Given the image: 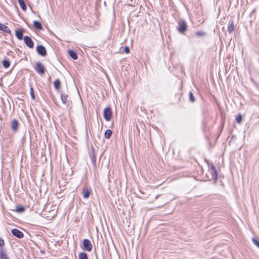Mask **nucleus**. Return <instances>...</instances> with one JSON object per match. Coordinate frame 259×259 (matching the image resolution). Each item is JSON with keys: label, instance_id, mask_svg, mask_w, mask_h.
Segmentation results:
<instances>
[{"label": "nucleus", "instance_id": "nucleus-1", "mask_svg": "<svg viewBox=\"0 0 259 259\" xmlns=\"http://www.w3.org/2000/svg\"><path fill=\"white\" fill-rule=\"evenodd\" d=\"M178 24V29L180 33H183L187 30L188 26L185 21L181 20L179 21Z\"/></svg>", "mask_w": 259, "mask_h": 259}, {"label": "nucleus", "instance_id": "nucleus-2", "mask_svg": "<svg viewBox=\"0 0 259 259\" xmlns=\"http://www.w3.org/2000/svg\"><path fill=\"white\" fill-rule=\"evenodd\" d=\"M82 249L84 250L90 251L92 249V244L91 241L88 239H84L82 241Z\"/></svg>", "mask_w": 259, "mask_h": 259}, {"label": "nucleus", "instance_id": "nucleus-3", "mask_svg": "<svg viewBox=\"0 0 259 259\" xmlns=\"http://www.w3.org/2000/svg\"><path fill=\"white\" fill-rule=\"evenodd\" d=\"M34 69L40 75H42L45 72V66L41 62H37L34 67Z\"/></svg>", "mask_w": 259, "mask_h": 259}, {"label": "nucleus", "instance_id": "nucleus-4", "mask_svg": "<svg viewBox=\"0 0 259 259\" xmlns=\"http://www.w3.org/2000/svg\"><path fill=\"white\" fill-rule=\"evenodd\" d=\"M103 116L106 121H110L112 116V111L110 107L105 108L103 111Z\"/></svg>", "mask_w": 259, "mask_h": 259}, {"label": "nucleus", "instance_id": "nucleus-5", "mask_svg": "<svg viewBox=\"0 0 259 259\" xmlns=\"http://www.w3.org/2000/svg\"><path fill=\"white\" fill-rule=\"evenodd\" d=\"M23 40L26 45L29 48H33L34 44L31 38L28 36H25L23 37Z\"/></svg>", "mask_w": 259, "mask_h": 259}, {"label": "nucleus", "instance_id": "nucleus-6", "mask_svg": "<svg viewBox=\"0 0 259 259\" xmlns=\"http://www.w3.org/2000/svg\"><path fill=\"white\" fill-rule=\"evenodd\" d=\"M36 51L38 54L42 56H45L47 54L46 48L42 45H39L36 47Z\"/></svg>", "mask_w": 259, "mask_h": 259}, {"label": "nucleus", "instance_id": "nucleus-7", "mask_svg": "<svg viewBox=\"0 0 259 259\" xmlns=\"http://www.w3.org/2000/svg\"><path fill=\"white\" fill-rule=\"evenodd\" d=\"M12 234L18 238H22L24 236L23 233L17 229H13L11 231Z\"/></svg>", "mask_w": 259, "mask_h": 259}, {"label": "nucleus", "instance_id": "nucleus-8", "mask_svg": "<svg viewBox=\"0 0 259 259\" xmlns=\"http://www.w3.org/2000/svg\"><path fill=\"white\" fill-rule=\"evenodd\" d=\"M211 174L212 179L216 180L217 179V171L213 165L211 166Z\"/></svg>", "mask_w": 259, "mask_h": 259}, {"label": "nucleus", "instance_id": "nucleus-9", "mask_svg": "<svg viewBox=\"0 0 259 259\" xmlns=\"http://www.w3.org/2000/svg\"><path fill=\"white\" fill-rule=\"evenodd\" d=\"M0 30L3 31V32L7 33H11V30L7 27L6 25L0 23Z\"/></svg>", "mask_w": 259, "mask_h": 259}, {"label": "nucleus", "instance_id": "nucleus-10", "mask_svg": "<svg viewBox=\"0 0 259 259\" xmlns=\"http://www.w3.org/2000/svg\"><path fill=\"white\" fill-rule=\"evenodd\" d=\"M90 193V190L88 188H84L82 192L83 197L85 199H88L89 197Z\"/></svg>", "mask_w": 259, "mask_h": 259}, {"label": "nucleus", "instance_id": "nucleus-11", "mask_svg": "<svg viewBox=\"0 0 259 259\" xmlns=\"http://www.w3.org/2000/svg\"><path fill=\"white\" fill-rule=\"evenodd\" d=\"M0 257L1 259H9L3 248H0Z\"/></svg>", "mask_w": 259, "mask_h": 259}, {"label": "nucleus", "instance_id": "nucleus-12", "mask_svg": "<svg viewBox=\"0 0 259 259\" xmlns=\"http://www.w3.org/2000/svg\"><path fill=\"white\" fill-rule=\"evenodd\" d=\"M61 99L62 100V102L64 104H67L68 103L69 101L68 100V95H66L65 94H61Z\"/></svg>", "mask_w": 259, "mask_h": 259}, {"label": "nucleus", "instance_id": "nucleus-13", "mask_svg": "<svg viewBox=\"0 0 259 259\" xmlns=\"http://www.w3.org/2000/svg\"><path fill=\"white\" fill-rule=\"evenodd\" d=\"M68 55L74 60L77 59V55L76 53L73 50H69L68 51Z\"/></svg>", "mask_w": 259, "mask_h": 259}, {"label": "nucleus", "instance_id": "nucleus-14", "mask_svg": "<svg viewBox=\"0 0 259 259\" xmlns=\"http://www.w3.org/2000/svg\"><path fill=\"white\" fill-rule=\"evenodd\" d=\"M18 127V122L16 120H13L11 122V128L13 130L16 131Z\"/></svg>", "mask_w": 259, "mask_h": 259}, {"label": "nucleus", "instance_id": "nucleus-15", "mask_svg": "<svg viewBox=\"0 0 259 259\" xmlns=\"http://www.w3.org/2000/svg\"><path fill=\"white\" fill-rule=\"evenodd\" d=\"M15 34L17 38L21 40L23 38V31L22 30H16Z\"/></svg>", "mask_w": 259, "mask_h": 259}, {"label": "nucleus", "instance_id": "nucleus-16", "mask_svg": "<svg viewBox=\"0 0 259 259\" xmlns=\"http://www.w3.org/2000/svg\"><path fill=\"white\" fill-rule=\"evenodd\" d=\"M234 29V25L233 21L229 22L228 26V31L229 33H231Z\"/></svg>", "mask_w": 259, "mask_h": 259}, {"label": "nucleus", "instance_id": "nucleus-17", "mask_svg": "<svg viewBox=\"0 0 259 259\" xmlns=\"http://www.w3.org/2000/svg\"><path fill=\"white\" fill-rule=\"evenodd\" d=\"M19 4L21 7V8L23 10L25 11L26 10V6L24 0H18Z\"/></svg>", "mask_w": 259, "mask_h": 259}, {"label": "nucleus", "instance_id": "nucleus-18", "mask_svg": "<svg viewBox=\"0 0 259 259\" xmlns=\"http://www.w3.org/2000/svg\"><path fill=\"white\" fill-rule=\"evenodd\" d=\"M33 26L37 30H41L42 29L41 24L38 21H34L33 22Z\"/></svg>", "mask_w": 259, "mask_h": 259}, {"label": "nucleus", "instance_id": "nucleus-19", "mask_svg": "<svg viewBox=\"0 0 259 259\" xmlns=\"http://www.w3.org/2000/svg\"><path fill=\"white\" fill-rule=\"evenodd\" d=\"M54 88L56 90H59L60 88V81L59 79H56L54 82Z\"/></svg>", "mask_w": 259, "mask_h": 259}, {"label": "nucleus", "instance_id": "nucleus-20", "mask_svg": "<svg viewBox=\"0 0 259 259\" xmlns=\"http://www.w3.org/2000/svg\"><path fill=\"white\" fill-rule=\"evenodd\" d=\"M112 134V132L111 130H107L105 132L104 137L105 138L109 139L111 137Z\"/></svg>", "mask_w": 259, "mask_h": 259}, {"label": "nucleus", "instance_id": "nucleus-21", "mask_svg": "<svg viewBox=\"0 0 259 259\" xmlns=\"http://www.w3.org/2000/svg\"><path fill=\"white\" fill-rule=\"evenodd\" d=\"M3 65L4 68H8L10 65V61L8 60H4L3 61Z\"/></svg>", "mask_w": 259, "mask_h": 259}, {"label": "nucleus", "instance_id": "nucleus-22", "mask_svg": "<svg viewBox=\"0 0 259 259\" xmlns=\"http://www.w3.org/2000/svg\"><path fill=\"white\" fill-rule=\"evenodd\" d=\"M79 259H88V256L86 253L81 252L78 255Z\"/></svg>", "mask_w": 259, "mask_h": 259}, {"label": "nucleus", "instance_id": "nucleus-23", "mask_svg": "<svg viewBox=\"0 0 259 259\" xmlns=\"http://www.w3.org/2000/svg\"><path fill=\"white\" fill-rule=\"evenodd\" d=\"M25 210V208L23 206H17L16 207V211L18 212H22Z\"/></svg>", "mask_w": 259, "mask_h": 259}, {"label": "nucleus", "instance_id": "nucleus-24", "mask_svg": "<svg viewBox=\"0 0 259 259\" xmlns=\"http://www.w3.org/2000/svg\"><path fill=\"white\" fill-rule=\"evenodd\" d=\"M252 242L258 248H259V239L253 238Z\"/></svg>", "mask_w": 259, "mask_h": 259}, {"label": "nucleus", "instance_id": "nucleus-25", "mask_svg": "<svg viewBox=\"0 0 259 259\" xmlns=\"http://www.w3.org/2000/svg\"><path fill=\"white\" fill-rule=\"evenodd\" d=\"M30 94L31 97L32 99L34 100L35 99V95H34L33 89L32 87L30 88Z\"/></svg>", "mask_w": 259, "mask_h": 259}, {"label": "nucleus", "instance_id": "nucleus-26", "mask_svg": "<svg viewBox=\"0 0 259 259\" xmlns=\"http://www.w3.org/2000/svg\"><path fill=\"white\" fill-rule=\"evenodd\" d=\"M189 100L192 102H194L195 101V98L191 92L189 93Z\"/></svg>", "mask_w": 259, "mask_h": 259}, {"label": "nucleus", "instance_id": "nucleus-27", "mask_svg": "<svg viewBox=\"0 0 259 259\" xmlns=\"http://www.w3.org/2000/svg\"><path fill=\"white\" fill-rule=\"evenodd\" d=\"M242 119V117L241 115H239L237 116H236V121L239 123L241 122Z\"/></svg>", "mask_w": 259, "mask_h": 259}, {"label": "nucleus", "instance_id": "nucleus-28", "mask_svg": "<svg viewBox=\"0 0 259 259\" xmlns=\"http://www.w3.org/2000/svg\"><path fill=\"white\" fill-rule=\"evenodd\" d=\"M196 34L198 36H202L205 35V32L202 31H197L196 32Z\"/></svg>", "mask_w": 259, "mask_h": 259}, {"label": "nucleus", "instance_id": "nucleus-29", "mask_svg": "<svg viewBox=\"0 0 259 259\" xmlns=\"http://www.w3.org/2000/svg\"><path fill=\"white\" fill-rule=\"evenodd\" d=\"M5 245V242L2 238H0V248H3V246Z\"/></svg>", "mask_w": 259, "mask_h": 259}, {"label": "nucleus", "instance_id": "nucleus-30", "mask_svg": "<svg viewBox=\"0 0 259 259\" xmlns=\"http://www.w3.org/2000/svg\"><path fill=\"white\" fill-rule=\"evenodd\" d=\"M124 52L126 53V54H128L130 53V49L128 48V47H125L124 49Z\"/></svg>", "mask_w": 259, "mask_h": 259}]
</instances>
